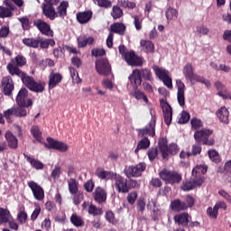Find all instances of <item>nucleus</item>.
Returning <instances> with one entry per match:
<instances>
[{"label": "nucleus", "mask_w": 231, "mask_h": 231, "mask_svg": "<svg viewBox=\"0 0 231 231\" xmlns=\"http://www.w3.org/2000/svg\"><path fill=\"white\" fill-rule=\"evenodd\" d=\"M26 58L24 56L17 55L15 58L11 59V61L6 66V69L12 77L16 76L21 79L23 86L30 91H32V93H42L46 88V83L42 81H35L33 77L28 76L26 72L19 69L26 66Z\"/></svg>", "instance_id": "1"}, {"label": "nucleus", "mask_w": 231, "mask_h": 231, "mask_svg": "<svg viewBox=\"0 0 231 231\" xmlns=\"http://www.w3.org/2000/svg\"><path fill=\"white\" fill-rule=\"evenodd\" d=\"M137 136L138 138H142V140L138 142L134 150L136 155L139 154L140 151H145L151 147V140L147 136H151L152 138L156 136V117H153L145 127L138 128Z\"/></svg>", "instance_id": "2"}, {"label": "nucleus", "mask_w": 231, "mask_h": 231, "mask_svg": "<svg viewBox=\"0 0 231 231\" xmlns=\"http://www.w3.org/2000/svg\"><path fill=\"white\" fill-rule=\"evenodd\" d=\"M31 134L32 138L35 139V142H38V143H43L46 149H53L54 151H59V152H66L69 149L66 143L60 142L51 137H47V143H44L42 132H41V128L37 125H32L31 127Z\"/></svg>", "instance_id": "3"}, {"label": "nucleus", "mask_w": 231, "mask_h": 231, "mask_svg": "<svg viewBox=\"0 0 231 231\" xmlns=\"http://www.w3.org/2000/svg\"><path fill=\"white\" fill-rule=\"evenodd\" d=\"M114 187L119 194H127L131 189H136L138 187V181L135 180H127V179L116 173Z\"/></svg>", "instance_id": "4"}, {"label": "nucleus", "mask_w": 231, "mask_h": 231, "mask_svg": "<svg viewBox=\"0 0 231 231\" xmlns=\"http://www.w3.org/2000/svg\"><path fill=\"white\" fill-rule=\"evenodd\" d=\"M130 84L142 85V79L152 82V72L149 69H134L128 77Z\"/></svg>", "instance_id": "5"}, {"label": "nucleus", "mask_w": 231, "mask_h": 231, "mask_svg": "<svg viewBox=\"0 0 231 231\" xmlns=\"http://www.w3.org/2000/svg\"><path fill=\"white\" fill-rule=\"evenodd\" d=\"M159 176L166 185H179V183H181V180H183L180 171L168 169H162L159 172Z\"/></svg>", "instance_id": "6"}, {"label": "nucleus", "mask_w": 231, "mask_h": 231, "mask_svg": "<svg viewBox=\"0 0 231 231\" xmlns=\"http://www.w3.org/2000/svg\"><path fill=\"white\" fill-rule=\"evenodd\" d=\"M214 134V130L202 128L199 131L194 133V139L197 143H202V145L212 146L216 143V140L210 137Z\"/></svg>", "instance_id": "7"}, {"label": "nucleus", "mask_w": 231, "mask_h": 231, "mask_svg": "<svg viewBox=\"0 0 231 231\" xmlns=\"http://www.w3.org/2000/svg\"><path fill=\"white\" fill-rule=\"evenodd\" d=\"M60 3V0H44L42 4V14L50 19L51 21H55L57 18V11L55 10V6H57Z\"/></svg>", "instance_id": "8"}, {"label": "nucleus", "mask_w": 231, "mask_h": 231, "mask_svg": "<svg viewBox=\"0 0 231 231\" xmlns=\"http://www.w3.org/2000/svg\"><path fill=\"white\" fill-rule=\"evenodd\" d=\"M145 169H147V164H145V162H139L135 166H125L124 173L128 179L140 178Z\"/></svg>", "instance_id": "9"}, {"label": "nucleus", "mask_w": 231, "mask_h": 231, "mask_svg": "<svg viewBox=\"0 0 231 231\" xmlns=\"http://www.w3.org/2000/svg\"><path fill=\"white\" fill-rule=\"evenodd\" d=\"M96 71L98 73V75H102L103 77H109V75H111V64H109V60L105 58L97 60Z\"/></svg>", "instance_id": "10"}, {"label": "nucleus", "mask_w": 231, "mask_h": 231, "mask_svg": "<svg viewBox=\"0 0 231 231\" xmlns=\"http://www.w3.org/2000/svg\"><path fill=\"white\" fill-rule=\"evenodd\" d=\"M16 104L19 107H31V106H33L32 98H28V89L26 88L19 90L16 96Z\"/></svg>", "instance_id": "11"}, {"label": "nucleus", "mask_w": 231, "mask_h": 231, "mask_svg": "<svg viewBox=\"0 0 231 231\" xmlns=\"http://www.w3.org/2000/svg\"><path fill=\"white\" fill-rule=\"evenodd\" d=\"M205 183V178H193L189 180H186L180 185V189L183 192H189L190 190H194L196 187H201Z\"/></svg>", "instance_id": "12"}, {"label": "nucleus", "mask_w": 231, "mask_h": 231, "mask_svg": "<svg viewBox=\"0 0 231 231\" xmlns=\"http://www.w3.org/2000/svg\"><path fill=\"white\" fill-rule=\"evenodd\" d=\"M4 5L6 6L0 5V19H6L14 15V12L17 10L15 5L12 4L10 0H4Z\"/></svg>", "instance_id": "13"}, {"label": "nucleus", "mask_w": 231, "mask_h": 231, "mask_svg": "<svg viewBox=\"0 0 231 231\" xmlns=\"http://www.w3.org/2000/svg\"><path fill=\"white\" fill-rule=\"evenodd\" d=\"M160 104L164 116V123L166 125H171L172 122V106L163 98L160 99Z\"/></svg>", "instance_id": "14"}, {"label": "nucleus", "mask_w": 231, "mask_h": 231, "mask_svg": "<svg viewBox=\"0 0 231 231\" xmlns=\"http://www.w3.org/2000/svg\"><path fill=\"white\" fill-rule=\"evenodd\" d=\"M192 217L188 212L178 213L173 217L175 225L182 226L183 228H189V223H190Z\"/></svg>", "instance_id": "15"}, {"label": "nucleus", "mask_w": 231, "mask_h": 231, "mask_svg": "<svg viewBox=\"0 0 231 231\" xmlns=\"http://www.w3.org/2000/svg\"><path fill=\"white\" fill-rule=\"evenodd\" d=\"M29 189H31L33 197L37 201H42L44 199V189L41 187L37 182L31 180L27 182Z\"/></svg>", "instance_id": "16"}, {"label": "nucleus", "mask_w": 231, "mask_h": 231, "mask_svg": "<svg viewBox=\"0 0 231 231\" xmlns=\"http://www.w3.org/2000/svg\"><path fill=\"white\" fill-rule=\"evenodd\" d=\"M33 24L37 27L42 35H46L47 37H53V30H51V27L48 23L38 19L33 22Z\"/></svg>", "instance_id": "17"}, {"label": "nucleus", "mask_w": 231, "mask_h": 231, "mask_svg": "<svg viewBox=\"0 0 231 231\" xmlns=\"http://www.w3.org/2000/svg\"><path fill=\"white\" fill-rule=\"evenodd\" d=\"M123 59L124 60H125L128 66L138 67L143 66V61L139 56L136 55V52H134V51H129Z\"/></svg>", "instance_id": "18"}, {"label": "nucleus", "mask_w": 231, "mask_h": 231, "mask_svg": "<svg viewBox=\"0 0 231 231\" xmlns=\"http://www.w3.org/2000/svg\"><path fill=\"white\" fill-rule=\"evenodd\" d=\"M2 88L5 97H12L14 89H15V85L14 84L12 77L6 76L2 79Z\"/></svg>", "instance_id": "19"}, {"label": "nucleus", "mask_w": 231, "mask_h": 231, "mask_svg": "<svg viewBox=\"0 0 231 231\" xmlns=\"http://www.w3.org/2000/svg\"><path fill=\"white\" fill-rule=\"evenodd\" d=\"M92 196L94 200H96L97 203H99V205H102V203H106V201H107V191L100 186L95 189Z\"/></svg>", "instance_id": "20"}, {"label": "nucleus", "mask_w": 231, "mask_h": 231, "mask_svg": "<svg viewBox=\"0 0 231 231\" xmlns=\"http://www.w3.org/2000/svg\"><path fill=\"white\" fill-rule=\"evenodd\" d=\"M62 82V74L55 71H51L49 74L48 86L49 89H55L59 84Z\"/></svg>", "instance_id": "21"}, {"label": "nucleus", "mask_w": 231, "mask_h": 231, "mask_svg": "<svg viewBox=\"0 0 231 231\" xmlns=\"http://www.w3.org/2000/svg\"><path fill=\"white\" fill-rule=\"evenodd\" d=\"M131 86L133 87V89L129 91L130 97H134V98H135L136 100H143V102L147 104L149 102V98H147L145 93L138 88V86H140V84H131Z\"/></svg>", "instance_id": "22"}, {"label": "nucleus", "mask_w": 231, "mask_h": 231, "mask_svg": "<svg viewBox=\"0 0 231 231\" xmlns=\"http://www.w3.org/2000/svg\"><path fill=\"white\" fill-rule=\"evenodd\" d=\"M177 100L180 107L185 106V83L181 79L177 80Z\"/></svg>", "instance_id": "23"}, {"label": "nucleus", "mask_w": 231, "mask_h": 231, "mask_svg": "<svg viewBox=\"0 0 231 231\" xmlns=\"http://www.w3.org/2000/svg\"><path fill=\"white\" fill-rule=\"evenodd\" d=\"M76 19L79 24H88L93 19V11L79 12L76 14Z\"/></svg>", "instance_id": "24"}, {"label": "nucleus", "mask_w": 231, "mask_h": 231, "mask_svg": "<svg viewBox=\"0 0 231 231\" xmlns=\"http://www.w3.org/2000/svg\"><path fill=\"white\" fill-rule=\"evenodd\" d=\"M5 136L9 149L15 150L19 147V140L12 132L7 131Z\"/></svg>", "instance_id": "25"}, {"label": "nucleus", "mask_w": 231, "mask_h": 231, "mask_svg": "<svg viewBox=\"0 0 231 231\" xmlns=\"http://www.w3.org/2000/svg\"><path fill=\"white\" fill-rule=\"evenodd\" d=\"M77 42L78 48H86V46H91L95 42V38L93 36L80 35L77 38Z\"/></svg>", "instance_id": "26"}, {"label": "nucleus", "mask_w": 231, "mask_h": 231, "mask_svg": "<svg viewBox=\"0 0 231 231\" xmlns=\"http://www.w3.org/2000/svg\"><path fill=\"white\" fill-rule=\"evenodd\" d=\"M170 208L173 212H183V210H187V205L181 199H177L171 201Z\"/></svg>", "instance_id": "27"}, {"label": "nucleus", "mask_w": 231, "mask_h": 231, "mask_svg": "<svg viewBox=\"0 0 231 231\" xmlns=\"http://www.w3.org/2000/svg\"><path fill=\"white\" fill-rule=\"evenodd\" d=\"M216 115L222 124L228 125L230 123L228 119L230 112H228L226 106H221L220 109L217 111Z\"/></svg>", "instance_id": "28"}, {"label": "nucleus", "mask_w": 231, "mask_h": 231, "mask_svg": "<svg viewBox=\"0 0 231 231\" xmlns=\"http://www.w3.org/2000/svg\"><path fill=\"white\" fill-rule=\"evenodd\" d=\"M96 176L98 177L99 180H114L116 173L113 171H107L103 168H98L96 170Z\"/></svg>", "instance_id": "29"}, {"label": "nucleus", "mask_w": 231, "mask_h": 231, "mask_svg": "<svg viewBox=\"0 0 231 231\" xmlns=\"http://www.w3.org/2000/svg\"><path fill=\"white\" fill-rule=\"evenodd\" d=\"M69 6V3L68 1L60 2V5L57 7L56 17H60L64 19L66 15H68V7Z\"/></svg>", "instance_id": "30"}, {"label": "nucleus", "mask_w": 231, "mask_h": 231, "mask_svg": "<svg viewBox=\"0 0 231 231\" xmlns=\"http://www.w3.org/2000/svg\"><path fill=\"white\" fill-rule=\"evenodd\" d=\"M183 75L186 80H189L191 84L194 83V68L192 67L191 63H187L183 68Z\"/></svg>", "instance_id": "31"}, {"label": "nucleus", "mask_w": 231, "mask_h": 231, "mask_svg": "<svg viewBox=\"0 0 231 231\" xmlns=\"http://www.w3.org/2000/svg\"><path fill=\"white\" fill-rule=\"evenodd\" d=\"M25 160L30 163L32 169H36V171H42L44 169V163L41 162V161L36 160L33 157L23 154Z\"/></svg>", "instance_id": "32"}, {"label": "nucleus", "mask_w": 231, "mask_h": 231, "mask_svg": "<svg viewBox=\"0 0 231 231\" xmlns=\"http://www.w3.org/2000/svg\"><path fill=\"white\" fill-rule=\"evenodd\" d=\"M110 32H112V33H117L118 35H124L125 33V24L115 23L110 25Z\"/></svg>", "instance_id": "33"}, {"label": "nucleus", "mask_w": 231, "mask_h": 231, "mask_svg": "<svg viewBox=\"0 0 231 231\" xmlns=\"http://www.w3.org/2000/svg\"><path fill=\"white\" fill-rule=\"evenodd\" d=\"M208 168L206 165H198L193 168L191 174L193 178H203L204 174H207Z\"/></svg>", "instance_id": "34"}, {"label": "nucleus", "mask_w": 231, "mask_h": 231, "mask_svg": "<svg viewBox=\"0 0 231 231\" xmlns=\"http://www.w3.org/2000/svg\"><path fill=\"white\" fill-rule=\"evenodd\" d=\"M168 143H169L167 141V138H161V139H159V143H158L159 150L162 152L163 160L167 159V151H168V148H169V144Z\"/></svg>", "instance_id": "35"}, {"label": "nucleus", "mask_w": 231, "mask_h": 231, "mask_svg": "<svg viewBox=\"0 0 231 231\" xmlns=\"http://www.w3.org/2000/svg\"><path fill=\"white\" fill-rule=\"evenodd\" d=\"M140 44L145 53L154 52V43H152V42L149 40H141Z\"/></svg>", "instance_id": "36"}, {"label": "nucleus", "mask_w": 231, "mask_h": 231, "mask_svg": "<svg viewBox=\"0 0 231 231\" xmlns=\"http://www.w3.org/2000/svg\"><path fill=\"white\" fill-rule=\"evenodd\" d=\"M41 42V38H24L23 43L28 48H39V43Z\"/></svg>", "instance_id": "37"}, {"label": "nucleus", "mask_w": 231, "mask_h": 231, "mask_svg": "<svg viewBox=\"0 0 231 231\" xmlns=\"http://www.w3.org/2000/svg\"><path fill=\"white\" fill-rule=\"evenodd\" d=\"M68 185H69V192L72 196H75V194L79 193V182H77V180L71 178L68 180Z\"/></svg>", "instance_id": "38"}, {"label": "nucleus", "mask_w": 231, "mask_h": 231, "mask_svg": "<svg viewBox=\"0 0 231 231\" xmlns=\"http://www.w3.org/2000/svg\"><path fill=\"white\" fill-rule=\"evenodd\" d=\"M111 16L115 21H116V19H122V17H124V10H122L120 5H114L112 7Z\"/></svg>", "instance_id": "39"}, {"label": "nucleus", "mask_w": 231, "mask_h": 231, "mask_svg": "<svg viewBox=\"0 0 231 231\" xmlns=\"http://www.w3.org/2000/svg\"><path fill=\"white\" fill-rule=\"evenodd\" d=\"M153 71L160 80H163V79L169 76V70L158 66L153 67Z\"/></svg>", "instance_id": "40"}, {"label": "nucleus", "mask_w": 231, "mask_h": 231, "mask_svg": "<svg viewBox=\"0 0 231 231\" xmlns=\"http://www.w3.org/2000/svg\"><path fill=\"white\" fill-rule=\"evenodd\" d=\"M134 19V26L137 32H140L143 28V18H142V15L140 14H134L132 16Z\"/></svg>", "instance_id": "41"}, {"label": "nucleus", "mask_w": 231, "mask_h": 231, "mask_svg": "<svg viewBox=\"0 0 231 231\" xmlns=\"http://www.w3.org/2000/svg\"><path fill=\"white\" fill-rule=\"evenodd\" d=\"M167 21H176L178 19V11L172 7H169L165 12Z\"/></svg>", "instance_id": "42"}, {"label": "nucleus", "mask_w": 231, "mask_h": 231, "mask_svg": "<svg viewBox=\"0 0 231 231\" xmlns=\"http://www.w3.org/2000/svg\"><path fill=\"white\" fill-rule=\"evenodd\" d=\"M40 48H42V50H46L48 48H50V46L53 47L55 46V40L53 39H45L42 40L40 38Z\"/></svg>", "instance_id": "43"}, {"label": "nucleus", "mask_w": 231, "mask_h": 231, "mask_svg": "<svg viewBox=\"0 0 231 231\" xmlns=\"http://www.w3.org/2000/svg\"><path fill=\"white\" fill-rule=\"evenodd\" d=\"M118 4L120 6H122V8H125L127 10H134V8H136V3L129 0H119Z\"/></svg>", "instance_id": "44"}, {"label": "nucleus", "mask_w": 231, "mask_h": 231, "mask_svg": "<svg viewBox=\"0 0 231 231\" xmlns=\"http://www.w3.org/2000/svg\"><path fill=\"white\" fill-rule=\"evenodd\" d=\"M69 69L73 82L75 84H80L82 82V79L79 76V71H77V69L73 67H69Z\"/></svg>", "instance_id": "45"}, {"label": "nucleus", "mask_w": 231, "mask_h": 231, "mask_svg": "<svg viewBox=\"0 0 231 231\" xmlns=\"http://www.w3.org/2000/svg\"><path fill=\"white\" fill-rule=\"evenodd\" d=\"M70 222L74 226H84V219L81 217H79L77 214H72L70 217Z\"/></svg>", "instance_id": "46"}, {"label": "nucleus", "mask_w": 231, "mask_h": 231, "mask_svg": "<svg viewBox=\"0 0 231 231\" xmlns=\"http://www.w3.org/2000/svg\"><path fill=\"white\" fill-rule=\"evenodd\" d=\"M10 221V211L0 208V223H8Z\"/></svg>", "instance_id": "47"}, {"label": "nucleus", "mask_w": 231, "mask_h": 231, "mask_svg": "<svg viewBox=\"0 0 231 231\" xmlns=\"http://www.w3.org/2000/svg\"><path fill=\"white\" fill-rule=\"evenodd\" d=\"M190 125H191V129L195 132L199 131V129H201V127H203V122L200 119L196 118V117H193L190 120Z\"/></svg>", "instance_id": "48"}, {"label": "nucleus", "mask_w": 231, "mask_h": 231, "mask_svg": "<svg viewBox=\"0 0 231 231\" xmlns=\"http://www.w3.org/2000/svg\"><path fill=\"white\" fill-rule=\"evenodd\" d=\"M93 2L100 8H111L113 6L111 0H93Z\"/></svg>", "instance_id": "49"}, {"label": "nucleus", "mask_w": 231, "mask_h": 231, "mask_svg": "<svg viewBox=\"0 0 231 231\" xmlns=\"http://www.w3.org/2000/svg\"><path fill=\"white\" fill-rule=\"evenodd\" d=\"M208 154L209 156V160L214 162V163H219L221 162V159L219 158V153L216 150H209L208 152Z\"/></svg>", "instance_id": "50"}, {"label": "nucleus", "mask_w": 231, "mask_h": 231, "mask_svg": "<svg viewBox=\"0 0 231 231\" xmlns=\"http://www.w3.org/2000/svg\"><path fill=\"white\" fill-rule=\"evenodd\" d=\"M17 220L21 225H24L28 221V213L24 210H20L17 214Z\"/></svg>", "instance_id": "51"}, {"label": "nucleus", "mask_w": 231, "mask_h": 231, "mask_svg": "<svg viewBox=\"0 0 231 231\" xmlns=\"http://www.w3.org/2000/svg\"><path fill=\"white\" fill-rule=\"evenodd\" d=\"M88 214L90 216H102V208H98L97 206L91 204L88 206Z\"/></svg>", "instance_id": "52"}, {"label": "nucleus", "mask_w": 231, "mask_h": 231, "mask_svg": "<svg viewBox=\"0 0 231 231\" xmlns=\"http://www.w3.org/2000/svg\"><path fill=\"white\" fill-rule=\"evenodd\" d=\"M136 199H138V192L133 191L128 193L126 201L129 203V205H134L136 203Z\"/></svg>", "instance_id": "53"}, {"label": "nucleus", "mask_w": 231, "mask_h": 231, "mask_svg": "<svg viewBox=\"0 0 231 231\" xmlns=\"http://www.w3.org/2000/svg\"><path fill=\"white\" fill-rule=\"evenodd\" d=\"M19 23L22 24V28L24 32L30 30V19L26 16L18 19Z\"/></svg>", "instance_id": "54"}, {"label": "nucleus", "mask_w": 231, "mask_h": 231, "mask_svg": "<svg viewBox=\"0 0 231 231\" xmlns=\"http://www.w3.org/2000/svg\"><path fill=\"white\" fill-rule=\"evenodd\" d=\"M180 152V148H178V144L172 143L168 146L167 150V158L169 157V154L176 155Z\"/></svg>", "instance_id": "55"}, {"label": "nucleus", "mask_w": 231, "mask_h": 231, "mask_svg": "<svg viewBox=\"0 0 231 231\" xmlns=\"http://www.w3.org/2000/svg\"><path fill=\"white\" fill-rule=\"evenodd\" d=\"M184 203L186 205V210H189V208H192L193 205L196 203V199L192 195H187Z\"/></svg>", "instance_id": "56"}, {"label": "nucleus", "mask_w": 231, "mask_h": 231, "mask_svg": "<svg viewBox=\"0 0 231 231\" xmlns=\"http://www.w3.org/2000/svg\"><path fill=\"white\" fill-rule=\"evenodd\" d=\"M196 32L199 35H207L208 33H210V29H208L207 25L201 24L197 26Z\"/></svg>", "instance_id": "57"}, {"label": "nucleus", "mask_w": 231, "mask_h": 231, "mask_svg": "<svg viewBox=\"0 0 231 231\" xmlns=\"http://www.w3.org/2000/svg\"><path fill=\"white\" fill-rule=\"evenodd\" d=\"M105 217L108 223H111V225H116V218L115 217V213L113 211H106Z\"/></svg>", "instance_id": "58"}, {"label": "nucleus", "mask_w": 231, "mask_h": 231, "mask_svg": "<svg viewBox=\"0 0 231 231\" xmlns=\"http://www.w3.org/2000/svg\"><path fill=\"white\" fill-rule=\"evenodd\" d=\"M218 212L219 211L217 210V208H216V206H214V208L209 207L207 209L208 216H209V217H212L213 219H217Z\"/></svg>", "instance_id": "59"}, {"label": "nucleus", "mask_w": 231, "mask_h": 231, "mask_svg": "<svg viewBox=\"0 0 231 231\" xmlns=\"http://www.w3.org/2000/svg\"><path fill=\"white\" fill-rule=\"evenodd\" d=\"M24 106H20V107H14V116H18V117H23V116H26V115H28V112L26 111V109L23 108Z\"/></svg>", "instance_id": "60"}, {"label": "nucleus", "mask_w": 231, "mask_h": 231, "mask_svg": "<svg viewBox=\"0 0 231 231\" xmlns=\"http://www.w3.org/2000/svg\"><path fill=\"white\" fill-rule=\"evenodd\" d=\"M83 187L86 192L91 193L93 192V189H95V182L93 181V180H88L87 182L84 183Z\"/></svg>", "instance_id": "61"}, {"label": "nucleus", "mask_w": 231, "mask_h": 231, "mask_svg": "<svg viewBox=\"0 0 231 231\" xmlns=\"http://www.w3.org/2000/svg\"><path fill=\"white\" fill-rule=\"evenodd\" d=\"M190 120V114L187 111H182L181 116L179 119V124H187Z\"/></svg>", "instance_id": "62"}, {"label": "nucleus", "mask_w": 231, "mask_h": 231, "mask_svg": "<svg viewBox=\"0 0 231 231\" xmlns=\"http://www.w3.org/2000/svg\"><path fill=\"white\" fill-rule=\"evenodd\" d=\"M92 57H104L106 55V51L104 49H92L91 51Z\"/></svg>", "instance_id": "63"}, {"label": "nucleus", "mask_w": 231, "mask_h": 231, "mask_svg": "<svg viewBox=\"0 0 231 231\" xmlns=\"http://www.w3.org/2000/svg\"><path fill=\"white\" fill-rule=\"evenodd\" d=\"M137 212H143L145 210V199H139L136 202Z\"/></svg>", "instance_id": "64"}]
</instances>
